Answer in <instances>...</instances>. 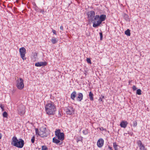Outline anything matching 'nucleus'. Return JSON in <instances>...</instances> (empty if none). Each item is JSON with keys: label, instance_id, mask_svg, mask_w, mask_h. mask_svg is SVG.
Returning a JSON list of instances; mask_svg holds the SVG:
<instances>
[{"label": "nucleus", "instance_id": "412c9836", "mask_svg": "<svg viewBox=\"0 0 150 150\" xmlns=\"http://www.w3.org/2000/svg\"><path fill=\"white\" fill-rule=\"evenodd\" d=\"M140 150H147L145 148L144 145L139 147Z\"/></svg>", "mask_w": 150, "mask_h": 150}, {"label": "nucleus", "instance_id": "423d86ee", "mask_svg": "<svg viewBox=\"0 0 150 150\" xmlns=\"http://www.w3.org/2000/svg\"><path fill=\"white\" fill-rule=\"evenodd\" d=\"M59 129H56L55 131V134L59 139L62 141L64 139V134L63 132H61Z\"/></svg>", "mask_w": 150, "mask_h": 150}, {"label": "nucleus", "instance_id": "7c9ffc66", "mask_svg": "<svg viewBox=\"0 0 150 150\" xmlns=\"http://www.w3.org/2000/svg\"><path fill=\"white\" fill-rule=\"evenodd\" d=\"M104 98V96H102L101 97H100L99 99V102L102 101L103 100V98Z\"/></svg>", "mask_w": 150, "mask_h": 150}, {"label": "nucleus", "instance_id": "58836bf2", "mask_svg": "<svg viewBox=\"0 0 150 150\" xmlns=\"http://www.w3.org/2000/svg\"><path fill=\"white\" fill-rule=\"evenodd\" d=\"M100 130H103V127H101V128H100Z\"/></svg>", "mask_w": 150, "mask_h": 150}, {"label": "nucleus", "instance_id": "9b49d317", "mask_svg": "<svg viewBox=\"0 0 150 150\" xmlns=\"http://www.w3.org/2000/svg\"><path fill=\"white\" fill-rule=\"evenodd\" d=\"M104 141L102 138L99 139L97 142V145L99 148H101L103 146L104 144Z\"/></svg>", "mask_w": 150, "mask_h": 150}, {"label": "nucleus", "instance_id": "a19ab883", "mask_svg": "<svg viewBox=\"0 0 150 150\" xmlns=\"http://www.w3.org/2000/svg\"><path fill=\"white\" fill-rule=\"evenodd\" d=\"M2 138V135L1 133H0V139H1Z\"/></svg>", "mask_w": 150, "mask_h": 150}, {"label": "nucleus", "instance_id": "4c0bfd02", "mask_svg": "<svg viewBox=\"0 0 150 150\" xmlns=\"http://www.w3.org/2000/svg\"><path fill=\"white\" fill-rule=\"evenodd\" d=\"M60 29L61 30H63V27L62 26H60Z\"/></svg>", "mask_w": 150, "mask_h": 150}, {"label": "nucleus", "instance_id": "f03ea898", "mask_svg": "<svg viewBox=\"0 0 150 150\" xmlns=\"http://www.w3.org/2000/svg\"><path fill=\"white\" fill-rule=\"evenodd\" d=\"M12 145L16 147L21 148L23 147L24 144V140L22 139H18L16 137H13L12 138Z\"/></svg>", "mask_w": 150, "mask_h": 150}, {"label": "nucleus", "instance_id": "a18cd8bd", "mask_svg": "<svg viewBox=\"0 0 150 150\" xmlns=\"http://www.w3.org/2000/svg\"><path fill=\"white\" fill-rule=\"evenodd\" d=\"M62 144V143L59 144V145H61Z\"/></svg>", "mask_w": 150, "mask_h": 150}, {"label": "nucleus", "instance_id": "473e14b6", "mask_svg": "<svg viewBox=\"0 0 150 150\" xmlns=\"http://www.w3.org/2000/svg\"><path fill=\"white\" fill-rule=\"evenodd\" d=\"M86 61L88 63H91V60L89 58H87L86 59Z\"/></svg>", "mask_w": 150, "mask_h": 150}, {"label": "nucleus", "instance_id": "1a4fd4ad", "mask_svg": "<svg viewBox=\"0 0 150 150\" xmlns=\"http://www.w3.org/2000/svg\"><path fill=\"white\" fill-rule=\"evenodd\" d=\"M87 15L88 16V18L90 20H91V19H93L95 16V12L93 11H91L87 12Z\"/></svg>", "mask_w": 150, "mask_h": 150}, {"label": "nucleus", "instance_id": "c03bdc74", "mask_svg": "<svg viewBox=\"0 0 150 150\" xmlns=\"http://www.w3.org/2000/svg\"><path fill=\"white\" fill-rule=\"evenodd\" d=\"M115 150H118L117 148V149H115Z\"/></svg>", "mask_w": 150, "mask_h": 150}, {"label": "nucleus", "instance_id": "0eeeda50", "mask_svg": "<svg viewBox=\"0 0 150 150\" xmlns=\"http://www.w3.org/2000/svg\"><path fill=\"white\" fill-rule=\"evenodd\" d=\"M25 106L23 104L20 105L18 107V113L21 115H23L25 113Z\"/></svg>", "mask_w": 150, "mask_h": 150}, {"label": "nucleus", "instance_id": "a211bd4d", "mask_svg": "<svg viewBox=\"0 0 150 150\" xmlns=\"http://www.w3.org/2000/svg\"><path fill=\"white\" fill-rule=\"evenodd\" d=\"M52 141L53 142L57 144H58V143H59L60 142L59 140L58 139H57L55 137L53 138Z\"/></svg>", "mask_w": 150, "mask_h": 150}, {"label": "nucleus", "instance_id": "6ab92c4d", "mask_svg": "<svg viewBox=\"0 0 150 150\" xmlns=\"http://www.w3.org/2000/svg\"><path fill=\"white\" fill-rule=\"evenodd\" d=\"M51 41L53 44H54L57 42L58 40H57L56 38H53L51 39Z\"/></svg>", "mask_w": 150, "mask_h": 150}, {"label": "nucleus", "instance_id": "72a5a7b5", "mask_svg": "<svg viewBox=\"0 0 150 150\" xmlns=\"http://www.w3.org/2000/svg\"><path fill=\"white\" fill-rule=\"evenodd\" d=\"M39 11L40 12L42 13L43 14H44L45 12V11L42 9H40Z\"/></svg>", "mask_w": 150, "mask_h": 150}, {"label": "nucleus", "instance_id": "aec40b11", "mask_svg": "<svg viewBox=\"0 0 150 150\" xmlns=\"http://www.w3.org/2000/svg\"><path fill=\"white\" fill-rule=\"evenodd\" d=\"M125 34L128 36H129L130 35V30L128 29L125 32Z\"/></svg>", "mask_w": 150, "mask_h": 150}, {"label": "nucleus", "instance_id": "79ce46f5", "mask_svg": "<svg viewBox=\"0 0 150 150\" xmlns=\"http://www.w3.org/2000/svg\"><path fill=\"white\" fill-rule=\"evenodd\" d=\"M127 133H124V135L125 136H126L127 135Z\"/></svg>", "mask_w": 150, "mask_h": 150}, {"label": "nucleus", "instance_id": "a878e982", "mask_svg": "<svg viewBox=\"0 0 150 150\" xmlns=\"http://www.w3.org/2000/svg\"><path fill=\"white\" fill-rule=\"evenodd\" d=\"M83 133L84 134V135H86L88 134V132L87 130L85 129L84 130H83Z\"/></svg>", "mask_w": 150, "mask_h": 150}, {"label": "nucleus", "instance_id": "dca6fc26", "mask_svg": "<svg viewBox=\"0 0 150 150\" xmlns=\"http://www.w3.org/2000/svg\"><path fill=\"white\" fill-rule=\"evenodd\" d=\"M94 18L91 19V21L93 22V24L94 23L96 24V21L98 19L99 17V15H96V16H94Z\"/></svg>", "mask_w": 150, "mask_h": 150}, {"label": "nucleus", "instance_id": "393cba45", "mask_svg": "<svg viewBox=\"0 0 150 150\" xmlns=\"http://www.w3.org/2000/svg\"><path fill=\"white\" fill-rule=\"evenodd\" d=\"M3 117H7L8 114L7 112L6 111L4 112L3 114Z\"/></svg>", "mask_w": 150, "mask_h": 150}, {"label": "nucleus", "instance_id": "37998d69", "mask_svg": "<svg viewBox=\"0 0 150 150\" xmlns=\"http://www.w3.org/2000/svg\"><path fill=\"white\" fill-rule=\"evenodd\" d=\"M77 142H78L79 141H80V140H77Z\"/></svg>", "mask_w": 150, "mask_h": 150}, {"label": "nucleus", "instance_id": "49530a36", "mask_svg": "<svg viewBox=\"0 0 150 150\" xmlns=\"http://www.w3.org/2000/svg\"><path fill=\"white\" fill-rule=\"evenodd\" d=\"M113 150L112 149V150Z\"/></svg>", "mask_w": 150, "mask_h": 150}, {"label": "nucleus", "instance_id": "cd10ccee", "mask_svg": "<svg viewBox=\"0 0 150 150\" xmlns=\"http://www.w3.org/2000/svg\"><path fill=\"white\" fill-rule=\"evenodd\" d=\"M42 150H47V148L45 146H42Z\"/></svg>", "mask_w": 150, "mask_h": 150}, {"label": "nucleus", "instance_id": "e433bc0d", "mask_svg": "<svg viewBox=\"0 0 150 150\" xmlns=\"http://www.w3.org/2000/svg\"><path fill=\"white\" fill-rule=\"evenodd\" d=\"M0 108H1L2 111L4 110V107L2 106L1 105H0Z\"/></svg>", "mask_w": 150, "mask_h": 150}, {"label": "nucleus", "instance_id": "20e7f679", "mask_svg": "<svg viewBox=\"0 0 150 150\" xmlns=\"http://www.w3.org/2000/svg\"><path fill=\"white\" fill-rule=\"evenodd\" d=\"M99 20L97 21L96 24L94 23L93 26L94 28H96L99 26L102 23V22L105 21L106 18V16L105 15H101L99 16Z\"/></svg>", "mask_w": 150, "mask_h": 150}, {"label": "nucleus", "instance_id": "bb28decb", "mask_svg": "<svg viewBox=\"0 0 150 150\" xmlns=\"http://www.w3.org/2000/svg\"><path fill=\"white\" fill-rule=\"evenodd\" d=\"M117 145L116 144V143H113V146L115 149H117Z\"/></svg>", "mask_w": 150, "mask_h": 150}, {"label": "nucleus", "instance_id": "c85d7f7f", "mask_svg": "<svg viewBox=\"0 0 150 150\" xmlns=\"http://www.w3.org/2000/svg\"><path fill=\"white\" fill-rule=\"evenodd\" d=\"M137 123L136 121H134L133 122V125L134 127H135L137 126Z\"/></svg>", "mask_w": 150, "mask_h": 150}, {"label": "nucleus", "instance_id": "f3484780", "mask_svg": "<svg viewBox=\"0 0 150 150\" xmlns=\"http://www.w3.org/2000/svg\"><path fill=\"white\" fill-rule=\"evenodd\" d=\"M89 96L90 100L91 101L93 100V95L91 91H90L89 92Z\"/></svg>", "mask_w": 150, "mask_h": 150}, {"label": "nucleus", "instance_id": "39448f33", "mask_svg": "<svg viewBox=\"0 0 150 150\" xmlns=\"http://www.w3.org/2000/svg\"><path fill=\"white\" fill-rule=\"evenodd\" d=\"M16 86L18 89L21 90L23 89L24 87L23 79L20 78L18 79L16 81Z\"/></svg>", "mask_w": 150, "mask_h": 150}, {"label": "nucleus", "instance_id": "b1692460", "mask_svg": "<svg viewBox=\"0 0 150 150\" xmlns=\"http://www.w3.org/2000/svg\"><path fill=\"white\" fill-rule=\"evenodd\" d=\"M124 17L126 21L129 20V17L126 14H125L124 15Z\"/></svg>", "mask_w": 150, "mask_h": 150}, {"label": "nucleus", "instance_id": "ddd939ff", "mask_svg": "<svg viewBox=\"0 0 150 150\" xmlns=\"http://www.w3.org/2000/svg\"><path fill=\"white\" fill-rule=\"evenodd\" d=\"M78 96L76 98L77 100L79 101H81L83 99V95L82 93H79L77 94Z\"/></svg>", "mask_w": 150, "mask_h": 150}, {"label": "nucleus", "instance_id": "6e6552de", "mask_svg": "<svg viewBox=\"0 0 150 150\" xmlns=\"http://www.w3.org/2000/svg\"><path fill=\"white\" fill-rule=\"evenodd\" d=\"M19 52L21 57L24 60L26 59L25 55L26 53V50L24 47H22L19 49Z\"/></svg>", "mask_w": 150, "mask_h": 150}, {"label": "nucleus", "instance_id": "ea45409f", "mask_svg": "<svg viewBox=\"0 0 150 150\" xmlns=\"http://www.w3.org/2000/svg\"><path fill=\"white\" fill-rule=\"evenodd\" d=\"M108 148L111 150H112V147H111L110 146H109Z\"/></svg>", "mask_w": 150, "mask_h": 150}, {"label": "nucleus", "instance_id": "f257e3e1", "mask_svg": "<svg viewBox=\"0 0 150 150\" xmlns=\"http://www.w3.org/2000/svg\"><path fill=\"white\" fill-rule=\"evenodd\" d=\"M45 109L46 113L48 115L54 114L56 110L55 106L53 103L47 104L45 106Z\"/></svg>", "mask_w": 150, "mask_h": 150}, {"label": "nucleus", "instance_id": "5701e85b", "mask_svg": "<svg viewBox=\"0 0 150 150\" xmlns=\"http://www.w3.org/2000/svg\"><path fill=\"white\" fill-rule=\"evenodd\" d=\"M137 143L139 147L143 145L140 140H138Z\"/></svg>", "mask_w": 150, "mask_h": 150}, {"label": "nucleus", "instance_id": "c756f323", "mask_svg": "<svg viewBox=\"0 0 150 150\" xmlns=\"http://www.w3.org/2000/svg\"><path fill=\"white\" fill-rule=\"evenodd\" d=\"M100 36V40H102L103 38V33L102 32H100L99 33Z\"/></svg>", "mask_w": 150, "mask_h": 150}, {"label": "nucleus", "instance_id": "4468645a", "mask_svg": "<svg viewBox=\"0 0 150 150\" xmlns=\"http://www.w3.org/2000/svg\"><path fill=\"white\" fill-rule=\"evenodd\" d=\"M128 123L127 121H122L120 124V127H122L125 128L128 124Z\"/></svg>", "mask_w": 150, "mask_h": 150}, {"label": "nucleus", "instance_id": "2eb2a0df", "mask_svg": "<svg viewBox=\"0 0 150 150\" xmlns=\"http://www.w3.org/2000/svg\"><path fill=\"white\" fill-rule=\"evenodd\" d=\"M76 92L75 91H73L71 94L70 97L71 99L73 100H74L75 98L76 97Z\"/></svg>", "mask_w": 150, "mask_h": 150}, {"label": "nucleus", "instance_id": "9d476101", "mask_svg": "<svg viewBox=\"0 0 150 150\" xmlns=\"http://www.w3.org/2000/svg\"><path fill=\"white\" fill-rule=\"evenodd\" d=\"M65 111L67 115H71L74 113V110L72 107H68L65 109Z\"/></svg>", "mask_w": 150, "mask_h": 150}, {"label": "nucleus", "instance_id": "c9c22d12", "mask_svg": "<svg viewBox=\"0 0 150 150\" xmlns=\"http://www.w3.org/2000/svg\"><path fill=\"white\" fill-rule=\"evenodd\" d=\"M52 32L54 34L56 35L57 34L56 32V30H52Z\"/></svg>", "mask_w": 150, "mask_h": 150}, {"label": "nucleus", "instance_id": "4be33fe9", "mask_svg": "<svg viewBox=\"0 0 150 150\" xmlns=\"http://www.w3.org/2000/svg\"><path fill=\"white\" fill-rule=\"evenodd\" d=\"M136 94L139 95H140L141 94V91L140 89H138L137 91Z\"/></svg>", "mask_w": 150, "mask_h": 150}, {"label": "nucleus", "instance_id": "f8f14e48", "mask_svg": "<svg viewBox=\"0 0 150 150\" xmlns=\"http://www.w3.org/2000/svg\"><path fill=\"white\" fill-rule=\"evenodd\" d=\"M47 63L45 62H40L36 63L35 64V66L36 67H40L41 66H44L46 65Z\"/></svg>", "mask_w": 150, "mask_h": 150}, {"label": "nucleus", "instance_id": "2f4dec72", "mask_svg": "<svg viewBox=\"0 0 150 150\" xmlns=\"http://www.w3.org/2000/svg\"><path fill=\"white\" fill-rule=\"evenodd\" d=\"M35 137L33 136L31 139V141L32 143H34L35 142Z\"/></svg>", "mask_w": 150, "mask_h": 150}, {"label": "nucleus", "instance_id": "7ed1b4c3", "mask_svg": "<svg viewBox=\"0 0 150 150\" xmlns=\"http://www.w3.org/2000/svg\"><path fill=\"white\" fill-rule=\"evenodd\" d=\"M35 132L37 135L40 136L42 137H46L48 134V133L47 132L46 128L43 127H41L39 131L38 129H35Z\"/></svg>", "mask_w": 150, "mask_h": 150}, {"label": "nucleus", "instance_id": "f704fd0d", "mask_svg": "<svg viewBox=\"0 0 150 150\" xmlns=\"http://www.w3.org/2000/svg\"><path fill=\"white\" fill-rule=\"evenodd\" d=\"M132 88L134 90H135L137 89V88L135 86H133L132 87Z\"/></svg>", "mask_w": 150, "mask_h": 150}]
</instances>
